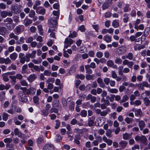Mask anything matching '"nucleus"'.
<instances>
[{
	"label": "nucleus",
	"instance_id": "obj_1",
	"mask_svg": "<svg viewBox=\"0 0 150 150\" xmlns=\"http://www.w3.org/2000/svg\"><path fill=\"white\" fill-rule=\"evenodd\" d=\"M56 18L55 17L51 18L48 21V25L49 27L48 31L49 32L51 33L50 35L52 38H54L55 37V33L53 31H55L54 28L57 24V21Z\"/></svg>",
	"mask_w": 150,
	"mask_h": 150
},
{
	"label": "nucleus",
	"instance_id": "obj_2",
	"mask_svg": "<svg viewBox=\"0 0 150 150\" xmlns=\"http://www.w3.org/2000/svg\"><path fill=\"white\" fill-rule=\"evenodd\" d=\"M18 98L20 101L25 102L27 101V96L21 92L18 93Z\"/></svg>",
	"mask_w": 150,
	"mask_h": 150
},
{
	"label": "nucleus",
	"instance_id": "obj_3",
	"mask_svg": "<svg viewBox=\"0 0 150 150\" xmlns=\"http://www.w3.org/2000/svg\"><path fill=\"white\" fill-rule=\"evenodd\" d=\"M36 51L35 50L33 51L31 53H28L26 54V61L28 62L30 60V58H33L35 57Z\"/></svg>",
	"mask_w": 150,
	"mask_h": 150
},
{
	"label": "nucleus",
	"instance_id": "obj_4",
	"mask_svg": "<svg viewBox=\"0 0 150 150\" xmlns=\"http://www.w3.org/2000/svg\"><path fill=\"white\" fill-rule=\"evenodd\" d=\"M14 132L16 135H17L18 137L22 138L26 137V136L20 131L18 128H15L14 129Z\"/></svg>",
	"mask_w": 150,
	"mask_h": 150
},
{
	"label": "nucleus",
	"instance_id": "obj_5",
	"mask_svg": "<svg viewBox=\"0 0 150 150\" xmlns=\"http://www.w3.org/2000/svg\"><path fill=\"white\" fill-rule=\"evenodd\" d=\"M135 139L137 141H140L143 143L147 141V139L144 136H137L135 137Z\"/></svg>",
	"mask_w": 150,
	"mask_h": 150
},
{
	"label": "nucleus",
	"instance_id": "obj_6",
	"mask_svg": "<svg viewBox=\"0 0 150 150\" xmlns=\"http://www.w3.org/2000/svg\"><path fill=\"white\" fill-rule=\"evenodd\" d=\"M43 150H54V146L51 144H46L44 146Z\"/></svg>",
	"mask_w": 150,
	"mask_h": 150
},
{
	"label": "nucleus",
	"instance_id": "obj_7",
	"mask_svg": "<svg viewBox=\"0 0 150 150\" xmlns=\"http://www.w3.org/2000/svg\"><path fill=\"white\" fill-rule=\"evenodd\" d=\"M11 10L13 12L16 14L19 13L21 11L20 8L16 6H12Z\"/></svg>",
	"mask_w": 150,
	"mask_h": 150
},
{
	"label": "nucleus",
	"instance_id": "obj_8",
	"mask_svg": "<svg viewBox=\"0 0 150 150\" xmlns=\"http://www.w3.org/2000/svg\"><path fill=\"white\" fill-rule=\"evenodd\" d=\"M36 89L35 88L31 87L29 89H27L25 92L27 94L34 95L36 92Z\"/></svg>",
	"mask_w": 150,
	"mask_h": 150
},
{
	"label": "nucleus",
	"instance_id": "obj_9",
	"mask_svg": "<svg viewBox=\"0 0 150 150\" xmlns=\"http://www.w3.org/2000/svg\"><path fill=\"white\" fill-rule=\"evenodd\" d=\"M150 30V29L149 28H147L145 29L144 33V35H142L141 37V40L142 42L144 40L145 37L148 35Z\"/></svg>",
	"mask_w": 150,
	"mask_h": 150
},
{
	"label": "nucleus",
	"instance_id": "obj_10",
	"mask_svg": "<svg viewBox=\"0 0 150 150\" xmlns=\"http://www.w3.org/2000/svg\"><path fill=\"white\" fill-rule=\"evenodd\" d=\"M119 50L118 52L121 54H123L125 53L127 51V47L124 46L122 45L117 48Z\"/></svg>",
	"mask_w": 150,
	"mask_h": 150
},
{
	"label": "nucleus",
	"instance_id": "obj_11",
	"mask_svg": "<svg viewBox=\"0 0 150 150\" xmlns=\"http://www.w3.org/2000/svg\"><path fill=\"white\" fill-rule=\"evenodd\" d=\"M76 67L75 66H73L70 69L69 72L67 74L68 75H70L74 74L76 71Z\"/></svg>",
	"mask_w": 150,
	"mask_h": 150
},
{
	"label": "nucleus",
	"instance_id": "obj_12",
	"mask_svg": "<svg viewBox=\"0 0 150 150\" xmlns=\"http://www.w3.org/2000/svg\"><path fill=\"white\" fill-rule=\"evenodd\" d=\"M139 127L140 128V130H143V129L145 126V123L143 120L139 121L138 122Z\"/></svg>",
	"mask_w": 150,
	"mask_h": 150
},
{
	"label": "nucleus",
	"instance_id": "obj_13",
	"mask_svg": "<svg viewBox=\"0 0 150 150\" xmlns=\"http://www.w3.org/2000/svg\"><path fill=\"white\" fill-rule=\"evenodd\" d=\"M103 40L107 43H109L112 40V36L110 35H106L103 37Z\"/></svg>",
	"mask_w": 150,
	"mask_h": 150
},
{
	"label": "nucleus",
	"instance_id": "obj_14",
	"mask_svg": "<svg viewBox=\"0 0 150 150\" xmlns=\"http://www.w3.org/2000/svg\"><path fill=\"white\" fill-rule=\"evenodd\" d=\"M132 135V133H125L123 134V139L124 140H127L131 138Z\"/></svg>",
	"mask_w": 150,
	"mask_h": 150
},
{
	"label": "nucleus",
	"instance_id": "obj_15",
	"mask_svg": "<svg viewBox=\"0 0 150 150\" xmlns=\"http://www.w3.org/2000/svg\"><path fill=\"white\" fill-rule=\"evenodd\" d=\"M35 74H31L27 78L29 82H33L36 78Z\"/></svg>",
	"mask_w": 150,
	"mask_h": 150
},
{
	"label": "nucleus",
	"instance_id": "obj_16",
	"mask_svg": "<svg viewBox=\"0 0 150 150\" xmlns=\"http://www.w3.org/2000/svg\"><path fill=\"white\" fill-rule=\"evenodd\" d=\"M97 82L99 84V86L100 87L102 88L105 87V85L103 82L102 79H101L100 78H98L97 79Z\"/></svg>",
	"mask_w": 150,
	"mask_h": 150
},
{
	"label": "nucleus",
	"instance_id": "obj_17",
	"mask_svg": "<svg viewBox=\"0 0 150 150\" xmlns=\"http://www.w3.org/2000/svg\"><path fill=\"white\" fill-rule=\"evenodd\" d=\"M72 99L71 97H69L68 98L67 100L65 99H63L62 100V104L64 106H66L67 105V102H69Z\"/></svg>",
	"mask_w": 150,
	"mask_h": 150
},
{
	"label": "nucleus",
	"instance_id": "obj_18",
	"mask_svg": "<svg viewBox=\"0 0 150 150\" xmlns=\"http://www.w3.org/2000/svg\"><path fill=\"white\" fill-rule=\"evenodd\" d=\"M23 77V76L20 74H16V76H10V78L11 79H15L16 78L18 79H21Z\"/></svg>",
	"mask_w": 150,
	"mask_h": 150
},
{
	"label": "nucleus",
	"instance_id": "obj_19",
	"mask_svg": "<svg viewBox=\"0 0 150 150\" xmlns=\"http://www.w3.org/2000/svg\"><path fill=\"white\" fill-rule=\"evenodd\" d=\"M28 66L26 64L24 65L22 67V73H25L26 74H29V73L28 72Z\"/></svg>",
	"mask_w": 150,
	"mask_h": 150
},
{
	"label": "nucleus",
	"instance_id": "obj_20",
	"mask_svg": "<svg viewBox=\"0 0 150 150\" xmlns=\"http://www.w3.org/2000/svg\"><path fill=\"white\" fill-rule=\"evenodd\" d=\"M23 26V25H19L16 28L15 30H16L15 32L16 34H19L20 33L21 31V28Z\"/></svg>",
	"mask_w": 150,
	"mask_h": 150
},
{
	"label": "nucleus",
	"instance_id": "obj_21",
	"mask_svg": "<svg viewBox=\"0 0 150 150\" xmlns=\"http://www.w3.org/2000/svg\"><path fill=\"white\" fill-rule=\"evenodd\" d=\"M6 26L10 30H13L15 26V25L13 23H8Z\"/></svg>",
	"mask_w": 150,
	"mask_h": 150
},
{
	"label": "nucleus",
	"instance_id": "obj_22",
	"mask_svg": "<svg viewBox=\"0 0 150 150\" xmlns=\"http://www.w3.org/2000/svg\"><path fill=\"white\" fill-rule=\"evenodd\" d=\"M73 42V40L70 38H67L65 39L64 41V43L68 44L71 45Z\"/></svg>",
	"mask_w": 150,
	"mask_h": 150
},
{
	"label": "nucleus",
	"instance_id": "obj_23",
	"mask_svg": "<svg viewBox=\"0 0 150 150\" xmlns=\"http://www.w3.org/2000/svg\"><path fill=\"white\" fill-rule=\"evenodd\" d=\"M18 57V54L15 53H13L10 55V57L11 59L13 60H15Z\"/></svg>",
	"mask_w": 150,
	"mask_h": 150
},
{
	"label": "nucleus",
	"instance_id": "obj_24",
	"mask_svg": "<svg viewBox=\"0 0 150 150\" xmlns=\"http://www.w3.org/2000/svg\"><path fill=\"white\" fill-rule=\"evenodd\" d=\"M119 144L122 148H124L126 146L127 143L126 141L122 140L120 142Z\"/></svg>",
	"mask_w": 150,
	"mask_h": 150
},
{
	"label": "nucleus",
	"instance_id": "obj_25",
	"mask_svg": "<svg viewBox=\"0 0 150 150\" xmlns=\"http://www.w3.org/2000/svg\"><path fill=\"white\" fill-rule=\"evenodd\" d=\"M115 95L113 94H110V96H107L106 97V98L109 99L111 102H113L114 100Z\"/></svg>",
	"mask_w": 150,
	"mask_h": 150
},
{
	"label": "nucleus",
	"instance_id": "obj_26",
	"mask_svg": "<svg viewBox=\"0 0 150 150\" xmlns=\"http://www.w3.org/2000/svg\"><path fill=\"white\" fill-rule=\"evenodd\" d=\"M32 23V20L29 19L25 18V26H28Z\"/></svg>",
	"mask_w": 150,
	"mask_h": 150
},
{
	"label": "nucleus",
	"instance_id": "obj_27",
	"mask_svg": "<svg viewBox=\"0 0 150 150\" xmlns=\"http://www.w3.org/2000/svg\"><path fill=\"white\" fill-rule=\"evenodd\" d=\"M112 25L114 28H117L119 26V23L117 20H114L112 22Z\"/></svg>",
	"mask_w": 150,
	"mask_h": 150
},
{
	"label": "nucleus",
	"instance_id": "obj_28",
	"mask_svg": "<svg viewBox=\"0 0 150 150\" xmlns=\"http://www.w3.org/2000/svg\"><path fill=\"white\" fill-rule=\"evenodd\" d=\"M85 68L87 73L89 74H91L92 73V70L90 68L89 65H85Z\"/></svg>",
	"mask_w": 150,
	"mask_h": 150
},
{
	"label": "nucleus",
	"instance_id": "obj_29",
	"mask_svg": "<svg viewBox=\"0 0 150 150\" xmlns=\"http://www.w3.org/2000/svg\"><path fill=\"white\" fill-rule=\"evenodd\" d=\"M108 91L109 92L113 93H117L118 91L116 88H108Z\"/></svg>",
	"mask_w": 150,
	"mask_h": 150
},
{
	"label": "nucleus",
	"instance_id": "obj_30",
	"mask_svg": "<svg viewBox=\"0 0 150 150\" xmlns=\"http://www.w3.org/2000/svg\"><path fill=\"white\" fill-rule=\"evenodd\" d=\"M6 32V29L5 27H0V35H4Z\"/></svg>",
	"mask_w": 150,
	"mask_h": 150
},
{
	"label": "nucleus",
	"instance_id": "obj_31",
	"mask_svg": "<svg viewBox=\"0 0 150 150\" xmlns=\"http://www.w3.org/2000/svg\"><path fill=\"white\" fill-rule=\"evenodd\" d=\"M9 38H14L16 40L18 39V36L15 35L13 33H11L9 35Z\"/></svg>",
	"mask_w": 150,
	"mask_h": 150
},
{
	"label": "nucleus",
	"instance_id": "obj_32",
	"mask_svg": "<svg viewBox=\"0 0 150 150\" xmlns=\"http://www.w3.org/2000/svg\"><path fill=\"white\" fill-rule=\"evenodd\" d=\"M8 75H8L7 73L2 75V76L3 78V79L4 81L7 82L8 81L9 79L8 77Z\"/></svg>",
	"mask_w": 150,
	"mask_h": 150
},
{
	"label": "nucleus",
	"instance_id": "obj_33",
	"mask_svg": "<svg viewBox=\"0 0 150 150\" xmlns=\"http://www.w3.org/2000/svg\"><path fill=\"white\" fill-rule=\"evenodd\" d=\"M124 18L123 19V21L125 23H127L128 21L129 17L127 14L125 13L123 15Z\"/></svg>",
	"mask_w": 150,
	"mask_h": 150
},
{
	"label": "nucleus",
	"instance_id": "obj_34",
	"mask_svg": "<svg viewBox=\"0 0 150 150\" xmlns=\"http://www.w3.org/2000/svg\"><path fill=\"white\" fill-rule=\"evenodd\" d=\"M136 115L138 116H141L142 115V112L141 109H138L135 111Z\"/></svg>",
	"mask_w": 150,
	"mask_h": 150
},
{
	"label": "nucleus",
	"instance_id": "obj_35",
	"mask_svg": "<svg viewBox=\"0 0 150 150\" xmlns=\"http://www.w3.org/2000/svg\"><path fill=\"white\" fill-rule=\"evenodd\" d=\"M79 52L81 53L86 52H87V48L84 46H82L80 48Z\"/></svg>",
	"mask_w": 150,
	"mask_h": 150
},
{
	"label": "nucleus",
	"instance_id": "obj_36",
	"mask_svg": "<svg viewBox=\"0 0 150 150\" xmlns=\"http://www.w3.org/2000/svg\"><path fill=\"white\" fill-rule=\"evenodd\" d=\"M144 103L146 106H148L150 104V100L147 98H145L144 99Z\"/></svg>",
	"mask_w": 150,
	"mask_h": 150
},
{
	"label": "nucleus",
	"instance_id": "obj_37",
	"mask_svg": "<svg viewBox=\"0 0 150 150\" xmlns=\"http://www.w3.org/2000/svg\"><path fill=\"white\" fill-rule=\"evenodd\" d=\"M95 118L94 117H91L88 121V125L89 126H91L93 124Z\"/></svg>",
	"mask_w": 150,
	"mask_h": 150
},
{
	"label": "nucleus",
	"instance_id": "obj_38",
	"mask_svg": "<svg viewBox=\"0 0 150 150\" xmlns=\"http://www.w3.org/2000/svg\"><path fill=\"white\" fill-rule=\"evenodd\" d=\"M69 108V109L71 110H73L74 109V102L71 101L70 102Z\"/></svg>",
	"mask_w": 150,
	"mask_h": 150
},
{
	"label": "nucleus",
	"instance_id": "obj_39",
	"mask_svg": "<svg viewBox=\"0 0 150 150\" xmlns=\"http://www.w3.org/2000/svg\"><path fill=\"white\" fill-rule=\"evenodd\" d=\"M141 22L140 19H137L136 21L135 22L134 25V28L135 29H137L138 27V25Z\"/></svg>",
	"mask_w": 150,
	"mask_h": 150
},
{
	"label": "nucleus",
	"instance_id": "obj_40",
	"mask_svg": "<svg viewBox=\"0 0 150 150\" xmlns=\"http://www.w3.org/2000/svg\"><path fill=\"white\" fill-rule=\"evenodd\" d=\"M125 120L127 123L129 124L133 121V119L132 118H129L127 117L125 118Z\"/></svg>",
	"mask_w": 150,
	"mask_h": 150
},
{
	"label": "nucleus",
	"instance_id": "obj_41",
	"mask_svg": "<svg viewBox=\"0 0 150 150\" xmlns=\"http://www.w3.org/2000/svg\"><path fill=\"white\" fill-rule=\"evenodd\" d=\"M128 97L126 95H124L123 96L121 100L120 101V103H122L125 102L128 100Z\"/></svg>",
	"mask_w": 150,
	"mask_h": 150
},
{
	"label": "nucleus",
	"instance_id": "obj_42",
	"mask_svg": "<svg viewBox=\"0 0 150 150\" xmlns=\"http://www.w3.org/2000/svg\"><path fill=\"white\" fill-rule=\"evenodd\" d=\"M73 130L74 132L77 134H82L83 132L82 129L79 128H75Z\"/></svg>",
	"mask_w": 150,
	"mask_h": 150
},
{
	"label": "nucleus",
	"instance_id": "obj_43",
	"mask_svg": "<svg viewBox=\"0 0 150 150\" xmlns=\"http://www.w3.org/2000/svg\"><path fill=\"white\" fill-rule=\"evenodd\" d=\"M122 60L120 57H116L115 60V62L117 64H121L122 62Z\"/></svg>",
	"mask_w": 150,
	"mask_h": 150
},
{
	"label": "nucleus",
	"instance_id": "obj_44",
	"mask_svg": "<svg viewBox=\"0 0 150 150\" xmlns=\"http://www.w3.org/2000/svg\"><path fill=\"white\" fill-rule=\"evenodd\" d=\"M112 132L110 129H108L106 131L105 134L107 136L109 137L110 138L112 137L111 133Z\"/></svg>",
	"mask_w": 150,
	"mask_h": 150
},
{
	"label": "nucleus",
	"instance_id": "obj_45",
	"mask_svg": "<svg viewBox=\"0 0 150 150\" xmlns=\"http://www.w3.org/2000/svg\"><path fill=\"white\" fill-rule=\"evenodd\" d=\"M12 141V139L11 138H6L4 139V142L6 143H11Z\"/></svg>",
	"mask_w": 150,
	"mask_h": 150
},
{
	"label": "nucleus",
	"instance_id": "obj_46",
	"mask_svg": "<svg viewBox=\"0 0 150 150\" xmlns=\"http://www.w3.org/2000/svg\"><path fill=\"white\" fill-rule=\"evenodd\" d=\"M8 115L6 113H4L2 115L3 120L5 121H6L8 119Z\"/></svg>",
	"mask_w": 150,
	"mask_h": 150
},
{
	"label": "nucleus",
	"instance_id": "obj_47",
	"mask_svg": "<svg viewBox=\"0 0 150 150\" xmlns=\"http://www.w3.org/2000/svg\"><path fill=\"white\" fill-rule=\"evenodd\" d=\"M8 15V12L5 11H3L1 13V15L3 18H5Z\"/></svg>",
	"mask_w": 150,
	"mask_h": 150
},
{
	"label": "nucleus",
	"instance_id": "obj_48",
	"mask_svg": "<svg viewBox=\"0 0 150 150\" xmlns=\"http://www.w3.org/2000/svg\"><path fill=\"white\" fill-rule=\"evenodd\" d=\"M35 12L33 10H30L29 14V16L30 18L34 17L35 15Z\"/></svg>",
	"mask_w": 150,
	"mask_h": 150
},
{
	"label": "nucleus",
	"instance_id": "obj_49",
	"mask_svg": "<svg viewBox=\"0 0 150 150\" xmlns=\"http://www.w3.org/2000/svg\"><path fill=\"white\" fill-rule=\"evenodd\" d=\"M59 102L58 100H54L53 101L52 106L54 107H58L59 106Z\"/></svg>",
	"mask_w": 150,
	"mask_h": 150
},
{
	"label": "nucleus",
	"instance_id": "obj_50",
	"mask_svg": "<svg viewBox=\"0 0 150 150\" xmlns=\"http://www.w3.org/2000/svg\"><path fill=\"white\" fill-rule=\"evenodd\" d=\"M94 77V75L93 74H92L91 75L87 74L86 76V78L87 80H90L91 79H93Z\"/></svg>",
	"mask_w": 150,
	"mask_h": 150
},
{
	"label": "nucleus",
	"instance_id": "obj_51",
	"mask_svg": "<svg viewBox=\"0 0 150 150\" xmlns=\"http://www.w3.org/2000/svg\"><path fill=\"white\" fill-rule=\"evenodd\" d=\"M133 55L131 53H128L127 55L126 56L127 58L130 60H131L133 58Z\"/></svg>",
	"mask_w": 150,
	"mask_h": 150
},
{
	"label": "nucleus",
	"instance_id": "obj_52",
	"mask_svg": "<svg viewBox=\"0 0 150 150\" xmlns=\"http://www.w3.org/2000/svg\"><path fill=\"white\" fill-rule=\"evenodd\" d=\"M110 5L107 2L104 3L102 6L103 10H105Z\"/></svg>",
	"mask_w": 150,
	"mask_h": 150
},
{
	"label": "nucleus",
	"instance_id": "obj_53",
	"mask_svg": "<svg viewBox=\"0 0 150 150\" xmlns=\"http://www.w3.org/2000/svg\"><path fill=\"white\" fill-rule=\"evenodd\" d=\"M33 100L34 103L38 104L39 100V98L36 96H35L33 98Z\"/></svg>",
	"mask_w": 150,
	"mask_h": 150
},
{
	"label": "nucleus",
	"instance_id": "obj_54",
	"mask_svg": "<svg viewBox=\"0 0 150 150\" xmlns=\"http://www.w3.org/2000/svg\"><path fill=\"white\" fill-rule=\"evenodd\" d=\"M56 122V125L55 126V128L56 129H57L59 127L60 125V121L58 120H55Z\"/></svg>",
	"mask_w": 150,
	"mask_h": 150
},
{
	"label": "nucleus",
	"instance_id": "obj_55",
	"mask_svg": "<svg viewBox=\"0 0 150 150\" xmlns=\"http://www.w3.org/2000/svg\"><path fill=\"white\" fill-rule=\"evenodd\" d=\"M97 132L98 134L101 135H103L105 132V131L102 129L98 130Z\"/></svg>",
	"mask_w": 150,
	"mask_h": 150
},
{
	"label": "nucleus",
	"instance_id": "obj_56",
	"mask_svg": "<svg viewBox=\"0 0 150 150\" xmlns=\"http://www.w3.org/2000/svg\"><path fill=\"white\" fill-rule=\"evenodd\" d=\"M42 115L44 116H46L49 114V111L47 110H44L42 111Z\"/></svg>",
	"mask_w": 150,
	"mask_h": 150
},
{
	"label": "nucleus",
	"instance_id": "obj_57",
	"mask_svg": "<svg viewBox=\"0 0 150 150\" xmlns=\"http://www.w3.org/2000/svg\"><path fill=\"white\" fill-rule=\"evenodd\" d=\"M87 115V112L85 110H83L81 111V115L83 117H85Z\"/></svg>",
	"mask_w": 150,
	"mask_h": 150
},
{
	"label": "nucleus",
	"instance_id": "obj_58",
	"mask_svg": "<svg viewBox=\"0 0 150 150\" xmlns=\"http://www.w3.org/2000/svg\"><path fill=\"white\" fill-rule=\"evenodd\" d=\"M38 30L39 31L40 34L42 35H43L42 26L41 25H38Z\"/></svg>",
	"mask_w": 150,
	"mask_h": 150
},
{
	"label": "nucleus",
	"instance_id": "obj_59",
	"mask_svg": "<svg viewBox=\"0 0 150 150\" xmlns=\"http://www.w3.org/2000/svg\"><path fill=\"white\" fill-rule=\"evenodd\" d=\"M42 60H38L35 59H33L32 60V61L33 62L36 64H38L40 63L41 62Z\"/></svg>",
	"mask_w": 150,
	"mask_h": 150
},
{
	"label": "nucleus",
	"instance_id": "obj_60",
	"mask_svg": "<svg viewBox=\"0 0 150 150\" xmlns=\"http://www.w3.org/2000/svg\"><path fill=\"white\" fill-rule=\"evenodd\" d=\"M4 22H8V23H13V20L11 18H8L4 19Z\"/></svg>",
	"mask_w": 150,
	"mask_h": 150
},
{
	"label": "nucleus",
	"instance_id": "obj_61",
	"mask_svg": "<svg viewBox=\"0 0 150 150\" xmlns=\"http://www.w3.org/2000/svg\"><path fill=\"white\" fill-rule=\"evenodd\" d=\"M4 64H10L11 62V60L9 57H7L6 58H4Z\"/></svg>",
	"mask_w": 150,
	"mask_h": 150
},
{
	"label": "nucleus",
	"instance_id": "obj_62",
	"mask_svg": "<svg viewBox=\"0 0 150 150\" xmlns=\"http://www.w3.org/2000/svg\"><path fill=\"white\" fill-rule=\"evenodd\" d=\"M76 77L77 79H80L81 80L85 78V76L83 74H77L76 76Z\"/></svg>",
	"mask_w": 150,
	"mask_h": 150
},
{
	"label": "nucleus",
	"instance_id": "obj_63",
	"mask_svg": "<svg viewBox=\"0 0 150 150\" xmlns=\"http://www.w3.org/2000/svg\"><path fill=\"white\" fill-rule=\"evenodd\" d=\"M113 62L111 60H109L107 62V65L108 66L112 67L113 65Z\"/></svg>",
	"mask_w": 150,
	"mask_h": 150
},
{
	"label": "nucleus",
	"instance_id": "obj_64",
	"mask_svg": "<svg viewBox=\"0 0 150 150\" xmlns=\"http://www.w3.org/2000/svg\"><path fill=\"white\" fill-rule=\"evenodd\" d=\"M103 54L101 52H98L96 53V56L98 58H101L103 57Z\"/></svg>",
	"mask_w": 150,
	"mask_h": 150
}]
</instances>
